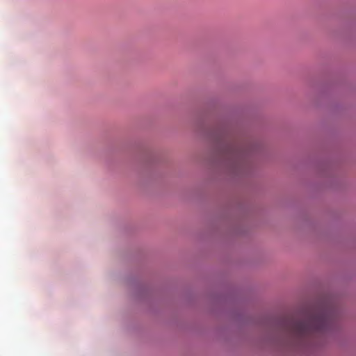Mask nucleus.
I'll list each match as a JSON object with an SVG mask.
<instances>
[{"instance_id":"nucleus-1","label":"nucleus","mask_w":356,"mask_h":356,"mask_svg":"<svg viewBox=\"0 0 356 356\" xmlns=\"http://www.w3.org/2000/svg\"><path fill=\"white\" fill-rule=\"evenodd\" d=\"M332 321L327 312L318 311L307 314L301 320L288 318L284 323V328L293 343L305 346L328 330Z\"/></svg>"}]
</instances>
